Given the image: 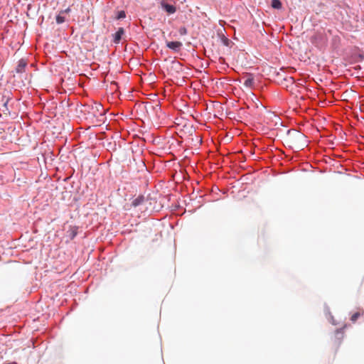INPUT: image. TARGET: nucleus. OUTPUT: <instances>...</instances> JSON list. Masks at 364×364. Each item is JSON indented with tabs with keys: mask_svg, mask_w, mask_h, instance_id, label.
Masks as SVG:
<instances>
[{
	"mask_svg": "<svg viewBox=\"0 0 364 364\" xmlns=\"http://www.w3.org/2000/svg\"><path fill=\"white\" fill-rule=\"evenodd\" d=\"M333 94H335V92H333ZM333 97L336 100H338V98H340L341 100H346V101L348 100L347 96L344 95L343 94L340 95L339 92H337V96H335V95H333Z\"/></svg>",
	"mask_w": 364,
	"mask_h": 364,
	"instance_id": "obj_12",
	"label": "nucleus"
},
{
	"mask_svg": "<svg viewBox=\"0 0 364 364\" xmlns=\"http://www.w3.org/2000/svg\"><path fill=\"white\" fill-rule=\"evenodd\" d=\"M161 94L162 95V96H163L164 97H166L165 92H161Z\"/></svg>",
	"mask_w": 364,
	"mask_h": 364,
	"instance_id": "obj_19",
	"label": "nucleus"
},
{
	"mask_svg": "<svg viewBox=\"0 0 364 364\" xmlns=\"http://www.w3.org/2000/svg\"><path fill=\"white\" fill-rule=\"evenodd\" d=\"M187 28L184 26L183 27H181L179 29H178V33L181 36H185L187 34Z\"/></svg>",
	"mask_w": 364,
	"mask_h": 364,
	"instance_id": "obj_15",
	"label": "nucleus"
},
{
	"mask_svg": "<svg viewBox=\"0 0 364 364\" xmlns=\"http://www.w3.org/2000/svg\"><path fill=\"white\" fill-rule=\"evenodd\" d=\"M70 11V7H68V8H67V9H65V10H61L60 12V14H68V13H69Z\"/></svg>",
	"mask_w": 364,
	"mask_h": 364,
	"instance_id": "obj_18",
	"label": "nucleus"
},
{
	"mask_svg": "<svg viewBox=\"0 0 364 364\" xmlns=\"http://www.w3.org/2000/svg\"><path fill=\"white\" fill-rule=\"evenodd\" d=\"M117 97H119V99L122 100L123 98L130 97V95H128L127 96V95H122V92H120V93H119V95H118V96H117Z\"/></svg>",
	"mask_w": 364,
	"mask_h": 364,
	"instance_id": "obj_16",
	"label": "nucleus"
},
{
	"mask_svg": "<svg viewBox=\"0 0 364 364\" xmlns=\"http://www.w3.org/2000/svg\"><path fill=\"white\" fill-rule=\"evenodd\" d=\"M271 6L275 9H281L282 7V4L280 0H272L271 2Z\"/></svg>",
	"mask_w": 364,
	"mask_h": 364,
	"instance_id": "obj_8",
	"label": "nucleus"
},
{
	"mask_svg": "<svg viewBox=\"0 0 364 364\" xmlns=\"http://www.w3.org/2000/svg\"><path fill=\"white\" fill-rule=\"evenodd\" d=\"M363 310H361V311H358L355 313H354L352 316H351V318H350V320L352 322H355L357 321V319L362 315H363Z\"/></svg>",
	"mask_w": 364,
	"mask_h": 364,
	"instance_id": "obj_9",
	"label": "nucleus"
},
{
	"mask_svg": "<svg viewBox=\"0 0 364 364\" xmlns=\"http://www.w3.org/2000/svg\"><path fill=\"white\" fill-rule=\"evenodd\" d=\"M92 109L93 110V115L97 116L95 111L99 112V115L102 116L104 114V109L102 107L100 104H95V106L92 107Z\"/></svg>",
	"mask_w": 364,
	"mask_h": 364,
	"instance_id": "obj_6",
	"label": "nucleus"
},
{
	"mask_svg": "<svg viewBox=\"0 0 364 364\" xmlns=\"http://www.w3.org/2000/svg\"><path fill=\"white\" fill-rule=\"evenodd\" d=\"M336 336L338 340V344H339L341 343V340H342L343 338V333L341 331H336Z\"/></svg>",
	"mask_w": 364,
	"mask_h": 364,
	"instance_id": "obj_13",
	"label": "nucleus"
},
{
	"mask_svg": "<svg viewBox=\"0 0 364 364\" xmlns=\"http://www.w3.org/2000/svg\"><path fill=\"white\" fill-rule=\"evenodd\" d=\"M118 92H112V95H114V94H117Z\"/></svg>",
	"mask_w": 364,
	"mask_h": 364,
	"instance_id": "obj_21",
	"label": "nucleus"
},
{
	"mask_svg": "<svg viewBox=\"0 0 364 364\" xmlns=\"http://www.w3.org/2000/svg\"><path fill=\"white\" fill-rule=\"evenodd\" d=\"M321 103L323 104V105L326 104L325 101L322 102Z\"/></svg>",
	"mask_w": 364,
	"mask_h": 364,
	"instance_id": "obj_22",
	"label": "nucleus"
},
{
	"mask_svg": "<svg viewBox=\"0 0 364 364\" xmlns=\"http://www.w3.org/2000/svg\"><path fill=\"white\" fill-rule=\"evenodd\" d=\"M55 20L58 24H61L65 21V18L63 16V14L59 12V14L56 16Z\"/></svg>",
	"mask_w": 364,
	"mask_h": 364,
	"instance_id": "obj_10",
	"label": "nucleus"
},
{
	"mask_svg": "<svg viewBox=\"0 0 364 364\" xmlns=\"http://www.w3.org/2000/svg\"><path fill=\"white\" fill-rule=\"evenodd\" d=\"M125 17H126L125 11H119L117 13V16H116L115 18L117 20H121V19L124 18Z\"/></svg>",
	"mask_w": 364,
	"mask_h": 364,
	"instance_id": "obj_11",
	"label": "nucleus"
},
{
	"mask_svg": "<svg viewBox=\"0 0 364 364\" xmlns=\"http://www.w3.org/2000/svg\"><path fill=\"white\" fill-rule=\"evenodd\" d=\"M298 136H299V138H303V136H302L301 134H298Z\"/></svg>",
	"mask_w": 364,
	"mask_h": 364,
	"instance_id": "obj_20",
	"label": "nucleus"
},
{
	"mask_svg": "<svg viewBox=\"0 0 364 364\" xmlns=\"http://www.w3.org/2000/svg\"><path fill=\"white\" fill-rule=\"evenodd\" d=\"M183 44L180 41H168L166 42V46L173 50L175 52H178L181 48L182 47Z\"/></svg>",
	"mask_w": 364,
	"mask_h": 364,
	"instance_id": "obj_2",
	"label": "nucleus"
},
{
	"mask_svg": "<svg viewBox=\"0 0 364 364\" xmlns=\"http://www.w3.org/2000/svg\"><path fill=\"white\" fill-rule=\"evenodd\" d=\"M124 34V29L122 27L119 28L117 31L113 35V43L115 44H119Z\"/></svg>",
	"mask_w": 364,
	"mask_h": 364,
	"instance_id": "obj_3",
	"label": "nucleus"
},
{
	"mask_svg": "<svg viewBox=\"0 0 364 364\" xmlns=\"http://www.w3.org/2000/svg\"><path fill=\"white\" fill-rule=\"evenodd\" d=\"M243 85L245 86L246 88L248 89H254L255 88V80L251 76L247 77L244 82Z\"/></svg>",
	"mask_w": 364,
	"mask_h": 364,
	"instance_id": "obj_5",
	"label": "nucleus"
},
{
	"mask_svg": "<svg viewBox=\"0 0 364 364\" xmlns=\"http://www.w3.org/2000/svg\"><path fill=\"white\" fill-rule=\"evenodd\" d=\"M27 65V63L24 59H21L17 65V67L16 68V71L18 73H22L25 71V68Z\"/></svg>",
	"mask_w": 364,
	"mask_h": 364,
	"instance_id": "obj_4",
	"label": "nucleus"
},
{
	"mask_svg": "<svg viewBox=\"0 0 364 364\" xmlns=\"http://www.w3.org/2000/svg\"><path fill=\"white\" fill-rule=\"evenodd\" d=\"M161 6L168 14H173L176 11V8L173 5L169 4L164 1L161 2Z\"/></svg>",
	"mask_w": 364,
	"mask_h": 364,
	"instance_id": "obj_1",
	"label": "nucleus"
},
{
	"mask_svg": "<svg viewBox=\"0 0 364 364\" xmlns=\"http://www.w3.org/2000/svg\"><path fill=\"white\" fill-rule=\"evenodd\" d=\"M296 98H297V99L299 100V101H298L297 102H298V104H299V105H301V102H300V101H304V100H305V97H304V95H301V96H300V97H299V96H297V95H296Z\"/></svg>",
	"mask_w": 364,
	"mask_h": 364,
	"instance_id": "obj_17",
	"label": "nucleus"
},
{
	"mask_svg": "<svg viewBox=\"0 0 364 364\" xmlns=\"http://www.w3.org/2000/svg\"><path fill=\"white\" fill-rule=\"evenodd\" d=\"M144 200V197L143 196H139L136 198L134 199L132 205L134 207H136L141 205Z\"/></svg>",
	"mask_w": 364,
	"mask_h": 364,
	"instance_id": "obj_7",
	"label": "nucleus"
},
{
	"mask_svg": "<svg viewBox=\"0 0 364 364\" xmlns=\"http://www.w3.org/2000/svg\"><path fill=\"white\" fill-rule=\"evenodd\" d=\"M147 99H149L152 101L156 100V97H157V94L156 92H150L149 94L146 95Z\"/></svg>",
	"mask_w": 364,
	"mask_h": 364,
	"instance_id": "obj_14",
	"label": "nucleus"
}]
</instances>
